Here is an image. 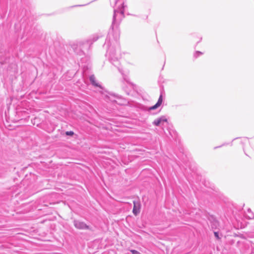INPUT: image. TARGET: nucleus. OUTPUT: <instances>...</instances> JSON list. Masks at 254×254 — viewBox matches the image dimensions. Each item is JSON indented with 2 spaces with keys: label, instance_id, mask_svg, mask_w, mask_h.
<instances>
[{
  "label": "nucleus",
  "instance_id": "obj_1",
  "mask_svg": "<svg viewBox=\"0 0 254 254\" xmlns=\"http://www.w3.org/2000/svg\"><path fill=\"white\" fill-rule=\"evenodd\" d=\"M116 4H119L114 10L112 31H110L106 39L104 47L107 49L106 56L109 61L122 73L120 60L121 58L120 46L119 42L120 31L119 25L124 17L125 8L126 6L122 0H116Z\"/></svg>",
  "mask_w": 254,
  "mask_h": 254
},
{
  "label": "nucleus",
  "instance_id": "obj_2",
  "mask_svg": "<svg viewBox=\"0 0 254 254\" xmlns=\"http://www.w3.org/2000/svg\"><path fill=\"white\" fill-rule=\"evenodd\" d=\"M121 96L113 94H110V96H107L106 97V100L107 102L110 101L112 103H116L121 105H126L127 101L125 100L121 101Z\"/></svg>",
  "mask_w": 254,
  "mask_h": 254
},
{
  "label": "nucleus",
  "instance_id": "obj_3",
  "mask_svg": "<svg viewBox=\"0 0 254 254\" xmlns=\"http://www.w3.org/2000/svg\"><path fill=\"white\" fill-rule=\"evenodd\" d=\"M167 122V119L165 116H161L155 119L152 123L154 126L159 127L164 126V124Z\"/></svg>",
  "mask_w": 254,
  "mask_h": 254
},
{
  "label": "nucleus",
  "instance_id": "obj_4",
  "mask_svg": "<svg viewBox=\"0 0 254 254\" xmlns=\"http://www.w3.org/2000/svg\"><path fill=\"white\" fill-rule=\"evenodd\" d=\"M74 225L78 229H89V226L85 223L78 220L74 221Z\"/></svg>",
  "mask_w": 254,
  "mask_h": 254
},
{
  "label": "nucleus",
  "instance_id": "obj_5",
  "mask_svg": "<svg viewBox=\"0 0 254 254\" xmlns=\"http://www.w3.org/2000/svg\"><path fill=\"white\" fill-rule=\"evenodd\" d=\"M162 102H163V97H162V94H161L159 97L157 102L154 106L150 107L149 108V110H153L157 109L162 104Z\"/></svg>",
  "mask_w": 254,
  "mask_h": 254
},
{
  "label": "nucleus",
  "instance_id": "obj_6",
  "mask_svg": "<svg viewBox=\"0 0 254 254\" xmlns=\"http://www.w3.org/2000/svg\"><path fill=\"white\" fill-rule=\"evenodd\" d=\"M134 206L132 212L135 215H137L140 212V204L138 202L133 201Z\"/></svg>",
  "mask_w": 254,
  "mask_h": 254
},
{
  "label": "nucleus",
  "instance_id": "obj_7",
  "mask_svg": "<svg viewBox=\"0 0 254 254\" xmlns=\"http://www.w3.org/2000/svg\"><path fill=\"white\" fill-rule=\"evenodd\" d=\"M89 80L93 85L102 88L101 86L96 82V78L94 75L90 76Z\"/></svg>",
  "mask_w": 254,
  "mask_h": 254
},
{
  "label": "nucleus",
  "instance_id": "obj_8",
  "mask_svg": "<svg viewBox=\"0 0 254 254\" xmlns=\"http://www.w3.org/2000/svg\"><path fill=\"white\" fill-rule=\"evenodd\" d=\"M99 38V37L97 35H93L91 39H88L86 41V42L88 43H91L96 41Z\"/></svg>",
  "mask_w": 254,
  "mask_h": 254
},
{
  "label": "nucleus",
  "instance_id": "obj_9",
  "mask_svg": "<svg viewBox=\"0 0 254 254\" xmlns=\"http://www.w3.org/2000/svg\"><path fill=\"white\" fill-rule=\"evenodd\" d=\"M246 217L248 219H251L254 217V214L250 209H248V213L246 214Z\"/></svg>",
  "mask_w": 254,
  "mask_h": 254
},
{
  "label": "nucleus",
  "instance_id": "obj_10",
  "mask_svg": "<svg viewBox=\"0 0 254 254\" xmlns=\"http://www.w3.org/2000/svg\"><path fill=\"white\" fill-rule=\"evenodd\" d=\"M218 225H219L218 222L217 221L215 220L212 223V228L213 229H214V228L216 229V228H217V227H218Z\"/></svg>",
  "mask_w": 254,
  "mask_h": 254
},
{
  "label": "nucleus",
  "instance_id": "obj_11",
  "mask_svg": "<svg viewBox=\"0 0 254 254\" xmlns=\"http://www.w3.org/2000/svg\"><path fill=\"white\" fill-rule=\"evenodd\" d=\"M202 55V53L199 51H196L194 54V57L196 58L200 55Z\"/></svg>",
  "mask_w": 254,
  "mask_h": 254
},
{
  "label": "nucleus",
  "instance_id": "obj_12",
  "mask_svg": "<svg viewBox=\"0 0 254 254\" xmlns=\"http://www.w3.org/2000/svg\"><path fill=\"white\" fill-rule=\"evenodd\" d=\"M132 254H140L138 251L134 250H132L130 251Z\"/></svg>",
  "mask_w": 254,
  "mask_h": 254
},
{
  "label": "nucleus",
  "instance_id": "obj_13",
  "mask_svg": "<svg viewBox=\"0 0 254 254\" xmlns=\"http://www.w3.org/2000/svg\"><path fill=\"white\" fill-rule=\"evenodd\" d=\"M66 134L68 135H72L73 134V132L72 131H66Z\"/></svg>",
  "mask_w": 254,
  "mask_h": 254
},
{
  "label": "nucleus",
  "instance_id": "obj_14",
  "mask_svg": "<svg viewBox=\"0 0 254 254\" xmlns=\"http://www.w3.org/2000/svg\"><path fill=\"white\" fill-rule=\"evenodd\" d=\"M214 236L215 237L217 238V239H220L219 237V233L218 232H214Z\"/></svg>",
  "mask_w": 254,
  "mask_h": 254
},
{
  "label": "nucleus",
  "instance_id": "obj_15",
  "mask_svg": "<svg viewBox=\"0 0 254 254\" xmlns=\"http://www.w3.org/2000/svg\"><path fill=\"white\" fill-rule=\"evenodd\" d=\"M218 147H214V149H216V148H217Z\"/></svg>",
  "mask_w": 254,
  "mask_h": 254
}]
</instances>
